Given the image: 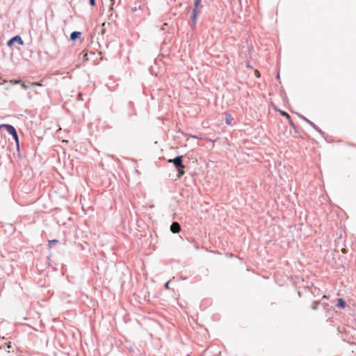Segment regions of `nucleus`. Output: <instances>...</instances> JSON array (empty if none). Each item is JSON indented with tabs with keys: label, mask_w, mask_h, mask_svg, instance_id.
<instances>
[{
	"label": "nucleus",
	"mask_w": 356,
	"mask_h": 356,
	"mask_svg": "<svg viewBox=\"0 0 356 356\" xmlns=\"http://www.w3.org/2000/svg\"><path fill=\"white\" fill-rule=\"evenodd\" d=\"M278 111L280 112V113L284 116V117H286V118L288 120L289 124L292 126V127H294L295 126V124L294 122H293V120H291L290 115L285 111H283L282 110H278Z\"/></svg>",
	"instance_id": "obj_5"
},
{
	"label": "nucleus",
	"mask_w": 356,
	"mask_h": 356,
	"mask_svg": "<svg viewBox=\"0 0 356 356\" xmlns=\"http://www.w3.org/2000/svg\"><path fill=\"white\" fill-rule=\"evenodd\" d=\"M31 85L32 86H41V84L38 83H32Z\"/></svg>",
	"instance_id": "obj_19"
},
{
	"label": "nucleus",
	"mask_w": 356,
	"mask_h": 356,
	"mask_svg": "<svg viewBox=\"0 0 356 356\" xmlns=\"http://www.w3.org/2000/svg\"><path fill=\"white\" fill-rule=\"evenodd\" d=\"M191 137L193 138L202 139V137H199V136H193V135H191Z\"/></svg>",
	"instance_id": "obj_18"
},
{
	"label": "nucleus",
	"mask_w": 356,
	"mask_h": 356,
	"mask_svg": "<svg viewBox=\"0 0 356 356\" xmlns=\"http://www.w3.org/2000/svg\"><path fill=\"white\" fill-rule=\"evenodd\" d=\"M81 93H79V97H81Z\"/></svg>",
	"instance_id": "obj_22"
},
{
	"label": "nucleus",
	"mask_w": 356,
	"mask_h": 356,
	"mask_svg": "<svg viewBox=\"0 0 356 356\" xmlns=\"http://www.w3.org/2000/svg\"><path fill=\"white\" fill-rule=\"evenodd\" d=\"M10 82L11 83H13V84H17V83H21V81H19V80H15V81H13V80H11Z\"/></svg>",
	"instance_id": "obj_13"
},
{
	"label": "nucleus",
	"mask_w": 356,
	"mask_h": 356,
	"mask_svg": "<svg viewBox=\"0 0 356 356\" xmlns=\"http://www.w3.org/2000/svg\"><path fill=\"white\" fill-rule=\"evenodd\" d=\"M58 241L57 240H51V241H49V248H51V243H57Z\"/></svg>",
	"instance_id": "obj_12"
},
{
	"label": "nucleus",
	"mask_w": 356,
	"mask_h": 356,
	"mask_svg": "<svg viewBox=\"0 0 356 356\" xmlns=\"http://www.w3.org/2000/svg\"><path fill=\"white\" fill-rule=\"evenodd\" d=\"M180 230H181L180 225L177 222H172V224L170 226V231L172 233H179L180 232Z\"/></svg>",
	"instance_id": "obj_3"
},
{
	"label": "nucleus",
	"mask_w": 356,
	"mask_h": 356,
	"mask_svg": "<svg viewBox=\"0 0 356 356\" xmlns=\"http://www.w3.org/2000/svg\"><path fill=\"white\" fill-rule=\"evenodd\" d=\"M254 74L257 77L259 78L260 77V73L257 70H255L254 71Z\"/></svg>",
	"instance_id": "obj_15"
},
{
	"label": "nucleus",
	"mask_w": 356,
	"mask_h": 356,
	"mask_svg": "<svg viewBox=\"0 0 356 356\" xmlns=\"http://www.w3.org/2000/svg\"><path fill=\"white\" fill-rule=\"evenodd\" d=\"M13 42H17L20 45H23L24 44V42L22 40V39L21 38L20 36L19 35H16L15 37H13L9 42H8V45H11L12 43Z\"/></svg>",
	"instance_id": "obj_4"
},
{
	"label": "nucleus",
	"mask_w": 356,
	"mask_h": 356,
	"mask_svg": "<svg viewBox=\"0 0 356 356\" xmlns=\"http://www.w3.org/2000/svg\"><path fill=\"white\" fill-rule=\"evenodd\" d=\"M233 120L232 116L229 113L225 114V123L227 125H230L232 124V122Z\"/></svg>",
	"instance_id": "obj_7"
},
{
	"label": "nucleus",
	"mask_w": 356,
	"mask_h": 356,
	"mask_svg": "<svg viewBox=\"0 0 356 356\" xmlns=\"http://www.w3.org/2000/svg\"><path fill=\"white\" fill-rule=\"evenodd\" d=\"M337 306L339 308L343 309L346 307V302L342 298H339L337 299Z\"/></svg>",
	"instance_id": "obj_6"
},
{
	"label": "nucleus",
	"mask_w": 356,
	"mask_h": 356,
	"mask_svg": "<svg viewBox=\"0 0 356 356\" xmlns=\"http://www.w3.org/2000/svg\"><path fill=\"white\" fill-rule=\"evenodd\" d=\"M318 302H313V304L312 305V308L313 309H316L318 308Z\"/></svg>",
	"instance_id": "obj_11"
},
{
	"label": "nucleus",
	"mask_w": 356,
	"mask_h": 356,
	"mask_svg": "<svg viewBox=\"0 0 356 356\" xmlns=\"http://www.w3.org/2000/svg\"><path fill=\"white\" fill-rule=\"evenodd\" d=\"M81 35L80 32L74 31L70 35V38L72 40H75L76 38H79Z\"/></svg>",
	"instance_id": "obj_8"
},
{
	"label": "nucleus",
	"mask_w": 356,
	"mask_h": 356,
	"mask_svg": "<svg viewBox=\"0 0 356 356\" xmlns=\"http://www.w3.org/2000/svg\"><path fill=\"white\" fill-rule=\"evenodd\" d=\"M8 348H10V343H8Z\"/></svg>",
	"instance_id": "obj_21"
},
{
	"label": "nucleus",
	"mask_w": 356,
	"mask_h": 356,
	"mask_svg": "<svg viewBox=\"0 0 356 356\" xmlns=\"http://www.w3.org/2000/svg\"><path fill=\"white\" fill-rule=\"evenodd\" d=\"M169 284H170V283H169V282H168L165 284V288H166V289H169V288H170V287H169Z\"/></svg>",
	"instance_id": "obj_20"
},
{
	"label": "nucleus",
	"mask_w": 356,
	"mask_h": 356,
	"mask_svg": "<svg viewBox=\"0 0 356 356\" xmlns=\"http://www.w3.org/2000/svg\"><path fill=\"white\" fill-rule=\"evenodd\" d=\"M182 156H179L174 159L169 160V162H172L175 165L176 168H177V170H179V169L184 168V165L182 164Z\"/></svg>",
	"instance_id": "obj_2"
},
{
	"label": "nucleus",
	"mask_w": 356,
	"mask_h": 356,
	"mask_svg": "<svg viewBox=\"0 0 356 356\" xmlns=\"http://www.w3.org/2000/svg\"><path fill=\"white\" fill-rule=\"evenodd\" d=\"M184 175V171L183 170H179L178 177H180L181 176H182Z\"/></svg>",
	"instance_id": "obj_14"
},
{
	"label": "nucleus",
	"mask_w": 356,
	"mask_h": 356,
	"mask_svg": "<svg viewBox=\"0 0 356 356\" xmlns=\"http://www.w3.org/2000/svg\"><path fill=\"white\" fill-rule=\"evenodd\" d=\"M90 1V4L92 6H95V0H89Z\"/></svg>",
	"instance_id": "obj_16"
},
{
	"label": "nucleus",
	"mask_w": 356,
	"mask_h": 356,
	"mask_svg": "<svg viewBox=\"0 0 356 356\" xmlns=\"http://www.w3.org/2000/svg\"><path fill=\"white\" fill-rule=\"evenodd\" d=\"M21 84V86L24 88H27V86L25 85V83L24 82H22L19 83Z\"/></svg>",
	"instance_id": "obj_17"
},
{
	"label": "nucleus",
	"mask_w": 356,
	"mask_h": 356,
	"mask_svg": "<svg viewBox=\"0 0 356 356\" xmlns=\"http://www.w3.org/2000/svg\"><path fill=\"white\" fill-rule=\"evenodd\" d=\"M201 0H195L194 3L195 8L197 9L200 4Z\"/></svg>",
	"instance_id": "obj_10"
},
{
	"label": "nucleus",
	"mask_w": 356,
	"mask_h": 356,
	"mask_svg": "<svg viewBox=\"0 0 356 356\" xmlns=\"http://www.w3.org/2000/svg\"><path fill=\"white\" fill-rule=\"evenodd\" d=\"M1 128H5L6 129V131L10 134H11L13 136V138L15 139L16 143L18 144V143H19L18 136H17V134L16 130L14 128V127H13L12 125H10V124H1V125H0V129Z\"/></svg>",
	"instance_id": "obj_1"
},
{
	"label": "nucleus",
	"mask_w": 356,
	"mask_h": 356,
	"mask_svg": "<svg viewBox=\"0 0 356 356\" xmlns=\"http://www.w3.org/2000/svg\"><path fill=\"white\" fill-rule=\"evenodd\" d=\"M197 13H198L197 9L195 8L193 10V17H192V19H193V21H195L197 15Z\"/></svg>",
	"instance_id": "obj_9"
}]
</instances>
